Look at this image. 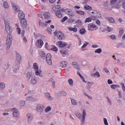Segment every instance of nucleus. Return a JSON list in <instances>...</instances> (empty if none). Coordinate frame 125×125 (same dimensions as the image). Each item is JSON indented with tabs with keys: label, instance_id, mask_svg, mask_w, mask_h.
Masks as SVG:
<instances>
[{
	"label": "nucleus",
	"instance_id": "2eb2a0df",
	"mask_svg": "<svg viewBox=\"0 0 125 125\" xmlns=\"http://www.w3.org/2000/svg\"><path fill=\"white\" fill-rule=\"evenodd\" d=\"M37 112H42L43 111V106L42 105V104L37 105Z\"/></svg>",
	"mask_w": 125,
	"mask_h": 125
},
{
	"label": "nucleus",
	"instance_id": "8fccbe9b",
	"mask_svg": "<svg viewBox=\"0 0 125 125\" xmlns=\"http://www.w3.org/2000/svg\"><path fill=\"white\" fill-rule=\"evenodd\" d=\"M19 69V65L15 66L13 67L14 72H16L17 70Z\"/></svg>",
	"mask_w": 125,
	"mask_h": 125
},
{
	"label": "nucleus",
	"instance_id": "de8ad7c7",
	"mask_svg": "<svg viewBox=\"0 0 125 125\" xmlns=\"http://www.w3.org/2000/svg\"><path fill=\"white\" fill-rule=\"evenodd\" d=\"M80 33L81 35H83L85 33V29L82 28L80 30Z\"/></svg>",
	"mask_w": 125,
	"mask_h": 125
},
{
	"label": "nucleus",
	"instance_id": "c9c22d12",
	"mask_svg": "<svg viewBox=\"0 0 125 125\" xmlns=\"http://www.w3.org/2000/svg\"><path fill=\"white\" fill-rule=\"evenodd\" d=\"M84 8L86 9V10H89L92 9V7L88 5H86L84 6Z\"/></svg>",
	"mask_w": 125,
	"mask_h": 125
},
{
	"label": "nucleus",
	"instance_id": "72a5a7b5",
	"mask_svg": "<svg viewBox=\"0 0 125 125\" xmlns=\"http://www.w3.org/2000/svg\"><path fill=\"white\" fill-rule=\"evenodd\" d=\"M49 82H50V83H52V85L53 87H55V81H54V79H50L49 80Z\"/></svg>",
	"mask_w": 125,
	"mask_h": 125
},
{
	"label": "nucleus",
	"instance_id": "774afa93",
	"mask_svg": "<svg viewBox=\"0 0 125 125\" xmlns=\"http://www.w3.org/2000/svg\"><path fill=\"white\" fill-rule=\"evenodd\" d=\"M24 35H25V30H22L21 37H24Z\"/></svg>",
	"mask_w": 125,
	"mask_h": 125
},
{
	"label": "nucleus",
	"instance_id": "5fc2aeb1",
	"mask_svg": "<svg viewBox=\"0 0 125 125\" xmlns=\"http://www.w3.org/2000/svg\"><path fill=\"white\" fill-rule=\"evenodd\" d=\"M61 94L63 96H66L67 95V93L64 91H62L61 92Z\"/></svg>",
	"mask_w": 125,
	"mask_h": 125
},
{
	"label": "nucleus",
	"instance_id": "6e6552de",
	"mask_svg": "<svg viewBox=\"0 0 125 125\" xmlns=\"http://www.w3.org/2000/svg\"><path fill=\"white\" fill-rule=\"evenodd\" d=\"M21 25L23 29H26L27 27V20L26 19L21 20Z\"/></svg>",
	"mask_w": 125,
	"mask_h": 125
},
{
	"label": "nucleus",
	"instance_id": "6e6d98bb",
	"mask_svg": "<svg viewBox=\"0 0 125 125\" xmlns=\"http://www.w3.org/2000/svg\"><path fill=\"white\" fill-rule=\"evenodd\" d=\"M47 31L49 34L51 35V33H52V30H51V28H47Z\"/></svg>",
	"mask_w": 125,
	"mask_h": 125
},
{
	"label": "nucleus",
	"instance_id": "393cba45",
	"mask_svg": "<svg viewBox=\"0 0 125 125\" xmlns=\"http://www.w3.org/2000/svg\"><path fill=\"white\" fill-rule=\"evenodd\" d=\"M16 26L17 27V32L18 35H21V29L19 28V25L18 24H16Z\"/></svg>",
	"mask_w": 125,
	"mask_h": 125
},
{
	"label": "nucleus",
	"instance_id": "aec40b11",
	"mask_svg": "<svg viewBox=\"0 0 125 125\" xmlns=\"http://www.w3.org/2000/svg\"><path fill=\"white\" fill-rule=\"evenodd\" d=\"M5 87V83L0 82V90H3V89H4V88Z\"/></svg>",
	"mask_w": 125,
	"mask_h": 125
},
{
	"label": "nucleus",
	"instance_id": "f3484780",
	"mask_svg": "<svg viewBox=\"0 0 125 125\" xmlns=\"http://www.w3.org/2000/svg\"><path fill=\"white\" fill-rule=\"evenodd\" d=\"M43 16L44 17L45 19H46L47 20L50 19V13L48 12L44 13Z\"/></svg>",
	"mask_w": 125,
	"mask_h": 125
},
{
	"label": "nucleus",
	"instance_id": "b1692460",
	"mask_svg": "<svg viewBox=\"0 0 125 125\" xmlns=\"http://www.w3.org/2000/svg\"><path fill=\"white\" fill-rule=\"evenodd\" d=\"M27 117H28V122H29V121H32V120H33V118H34L33 117V115H32V114L31 113H28L27 114Z\"/></svg>",
	"mask_w": 125,
	"mask_h": 125
},
{
	"label": "nucleus",
	"instance_id": "0e129e2a",
	"mask_svg": "<svg viewBox=\"0 0 125 125\" xmlns=\"http://www.w3.org/2000/svg\"><path fill=\"white\" fill-rule=\"evenodd\" d=\"M60 52L62 54H66V53H67V52H66V51H64V50H61L60 51Z\"/></svg>",
	"mask_w": 125,
	"mask_h": 125
},
{
	"label": "nucleus",
	"instance_id": "412c9836",
	"mask_svg": "<svg viewBox=\"0 0 125 125\" xmlns=\"http://www.w3.org/2000/svg\"><path fill=\"white\" fill-rule=\"evenodd\" d=\"M72 65L77 70H80V66H79V64L77 62H73Z\"/></svg>",
	"mask_w": 125,
	"mask_h": 125
},
{
	"label": "nucleus",
	"instance_id": "f8f14e48",
	"mask_svg": "<svg viewBox=\"0 0 125 125\" xmlns=\"http://www.w3.org/2000/svg\"><path fill=\"white\" fill-rule=\"evenodd\" d=\"M96 28V25L93 23H90L88 25V29L89 31H93V29Z\"/></svg>",
	"mask_w": 125,
	"mask_h": 125
},
{
	"label": "nucleus",
	"instance_id": "f257e3e1",
	"mask_svg": "<svg viewBox=\"0 0 125 125\" xmlns=\"http://www.w3.org/2000/svg\"><path fill=\"white\" fill-rule=\"evenodd\" d=\"M75 115L76 117H78L81 121V125H83L84 124V120H85V116H86V111L85 109H83V114L82 116V114L80 113H76Z\"/></svg>",
	"mask_w": 125,
	"mask_h": 125
},
{
	"label": "nucleus",
	"instance_id": "ddd939ff",
	"mask_svg": "<svg viewBox=\"0 0 125 125\" xmlns=\"http://www.w3.org/2000/svg\"><path fill=\"white\" fill-rule=\"evenodd\" d=\"M43 45V42L42 40H38L36 42V45L38 47H42Z\"/></svg>",
	"mask_w": 125,
	"mask_h": 125
},
{
	"label": "nucleus",
	"instance_id": "473e14b6",
	"mask_svg": "<svg viewBox=\"0 0 125 125\" xmlns=\"http://www.w3.org/2000/svg\"><path fill=\"white\" fill-rule=\"evenodd\" d=\"M93 76L95 77L99 78L100 77V74H99V72H96L95 73L91 75L92 77H93Z\"/></svg>",
	"mask_w": 125,
	"mask_h": 125
},
{
	"label": "nucleus",
	"instance_id": "09e8293b",
	"mask_svg": "<svg viewBox=\"0 0 125 125\" xmlns=\"http://www.w3.org/2000/svg\"><path fill=\"white\" fill-rule=\"evenodd\" d=\"M109 38L111 40H117V38H116V36L115 35H111L109 36Z\"/></svg>",
	"mask_w": 125,
	"mask_h": 125
},
{
	"label": "nucleus",
	"instance_id": "7c9ffc66",
	"mask_svg": "<svg viewBox=\"0 0 125 125\" xmlns=\"http://www.w3.org/2000/svg\"><path fill=\"white\" fill-rule=\"evenodd\" d=\"M88 83H89L88 84V85L87 86V89H88V90H89V91H90V87H91V85H92V84H93V83H92V82H88Z\"/></svg>",
	"mask_w": 125,
	"mask_h": 125
},
{
	"label": "nucleus",
	"instance_id": "bb28decb",
	"mask_svg": "<svg viewBox=\"0 0 125 125\" xmlns=\"http://www.w3.org/2000/svg\"><path fill=\"white\" fill-rule=\"evenodd\" d=\"M91 21H92V18L91 17H88L86 18L84 23H89V22H91Z\"/></svg>",
	"mask_w": 125,
	"mask_h": 125
},
{
	"label": "nucleus",
	"instance_id": "864d4df0",
	"mask_svg": "<svg viewBox=\"0 0 125 125\" xmlns=\"http://www.w3.org/2000/svg\"><path fill=\"white\" fill-rule=\"evenodd\" d=\"M51 49V50H53V51H56V52H57V51L58 50V48L56 46L53 47Z\"/></svg>",
	"mask_w": 125,
	"mask_h": 125
},
{
	"label": "nucleus",
	"instance_id": "58836bf2",
	"mask_svg": "<svg viewBox=\"0 0 125 125\" xmlns=\"http://www.w3.org/2000/svg\"><path fill=\"white\" fill-rule=\"evenodd\" d=\"M49 111H51V107H50V106H48L45 108V113H48Z\"/></svg>",
	"mask_w": 125,
	"mask_h": 125
},
{
	"label": "nucleus",
	"instance_id": "052dcab7",
	"mask_svg": "<svg viewBox=\"0 0 125 125\" xmlns=\"http://www.w3.org/2000/svg\"><path fill=\"white\" fill-rule=\"evenodd\" d=\"M20 104L21 106H25V101H21Z\"/></svg>",
	"mask_w": 125,
	"mask_h": 125
},
{
	"label": "nucleus",
	"instance_id": "37998d69",
	"mask_svg": "<svg viewBox=\"0 0 125 125\" xmlns=\"http://www.w3.org/2000/svg\"><path fill=\"white\" fill-rule=\"evenodd\" d=\"M31 77H32V73L28 72L26 74L27 79H31Z\"/></svg>",
	"mask_w": 125,
	"mask_h": 125
},
{
	"label": "nucleus",
	"instance_id": "20e7f679",
	"mask_svg": "<svg viewBox=\"0 0 125 125\" xmlns=\"http://www.w3.org/2000/svg\"><path fill=\"white\" fill-rule=\"evenodd\" d=\"M46 61L48 65H52V62L51 61V54L48 53L46 55Z\"/></svg>",
	"mask_w": 125,
	"mask_h": 125
},
{
	"label": "nucleus",
	"instance_id": "338daca9",
	"mask_svg": "<svg viewBox=\"0 0 125 125\" xmlns=\"http://www.w3.org/2000/svg\"><path fill=\"white\" fill-rule=\"evenodd\" d=\"M104 72H105V73H109V70L106 67L104 68Z\"/></svg>",
	"mask_w": 125,
	"mask_h": 125
},
{
	"label": "nucleus",
	"instance_id": "f03ea898",
	"mask_svg": "<svg viewBox=\"0 0 125 125\" xmlns=\"http://www.w3.org/2000/svg\"><path fill=\"white\" fill-rule=\"evenodd\" d=\"M12 42V36L11 35H8L7 37V39L6 41V45L7 48L9 49L11 46V43Z\"/></svg>",
	"mask_w": 125,
	"mask_h": 125
},
{
	"label": "nucleus",
	"instance_id": "cd10ccee",
	"mask_svg": "<svg viewBox=\"0 0 125 125\" xmlns=\"http://www.w3.org/2000/svg\"><path fill=\"white\" fill-rule=\"evenodd\" d=\"M68 29L72 32H78V28L77 27H69Z\"/></svg>",
	"mask_w": 125,
	"mask_h": 125
},
{
	"label": "nucleus",
	"instance_id": "4c0bfd02",
	"mask_svg": "<svg viewBox=\"0 0 125 125\" xmlns=\"http://www.w3.org/2000/svg\"><path fill=\"white\" fill-rule=\"evenodd\" d=\"M39 26L41 27H44V26H47V24L46 23H42V21H39Z\"/></svg>",
	"mask_w": 125,
	"mask_h": 125
},
{
	"label": "nucleus",
	"instance_id": "c756f323",
	"mask_svg": "<svg viewBox=\"0 0 125 125\" xmlns=\"http://www.w3.org/2000/svg\"><path fill=\"white\" fill-rule=\"evenodd\" d=\"M76 13L77 14H79L80 15H84V11H81V10H77L76 11Z\"/></svg>",
	"mask_w": 125,
	"mask_h": 125
},
{
	"label": "nucleus",
	"instance_id": "f704fd0d",
	"mask_svg": "<svg viewBox=\"0 0 125 125\" xmlns=\"http://www.w3.org/2000/svg\"><path fill=\"white\" fill-rule=\"evenodd\" d=\"M38 80L36 79H32L31 80V83H32V84H36Z\"/></svg>",
	"mask_w": 125,
	"mask_h": 125
},
{
	"label": "nucleus",
	"instance_id": "6ab92c4d",
	"mask_svg": "<svg viewBox=\"0 0 125 125\" xmlns=\"http://www.w3.org/2000/svg\"><path fill=\"white\" fill-rule=\"evenodd\" d=\"M66 45L67 43H66V42H63L62 41H60L59 42V46H60V47H64V46H66Z\"/></svg>",
	"mask_w": 125,
	"mask_h": 125
},
{
	"label": "nucleus",
	"instance_id": "e2e57ef3",
	"mask_svg": "<svg viewBox=\"0 0 125 125\" xmlns=\"http://www.w3.org/2000/svg\"><path fill=\"white\" fill-rule=\"evenodd\" d=\"M107 83H108V84H112V83H113V81H112V80L108 79L107 80Z\"/></svg>",
	"mask_w": 125,
	"mask_h": 125
},
{
	"label": "nucleus",
	"instance_id": "c85d7f7f",
	"mask_svg": "<svg viewBox=\"0 0 125 125\" xmlns=\"http://www.w3.org/2000/svg\"><path fill=\"white\" fill-rule=\"evenodd\" d=\"M12 5L13 6V8L14 9H15V11H19L20 10L19 9V8L18 7L15 6V4L12 3Z\"/></svg>",
	"mask_w": 125,
	"mask_h": 125
},
{
	"label": "nucleus",
	"instance_id": "dca6fc26",
	"mask_svg": "<svg viewBox=\"0 0 125 125\" xmlns=\"http://www.w3.org/2000/svg\"><path fill=\"white\" fill-rule=\"evenodd\" d=\"M61 11H59L56 13V15L58 18H62L63 17V14H62V12L64 11H62V12H61Z\"/></svg>",
	"mask_w": 125,
	"mask_h": 125
},
{
	"label": "nucleus",
	"instance_id": "1a4fd4ad",
	"mask_svg": "<svg viewBox=\"0 0 125 125\" xmlns=\"http://www.w3.org/2000/svg\"><path fill=\"white\" fill-rule=\"evenodd\" d=\"M64 12L67 15H69L70 16H75V14L74 12L72 11L70 9H67L65 10Z\"/></svg>",
	"mask_w": 125,
	"mask_h": 125
},
{
	"label": "nucleus",
	"instance_id": "a18cd8bd",
	"mask_svg": "<svg viewBox=\"0 0 125 125\" xmlns=\"http://www.w3.org/2000/svg\"><path fill=\"white\" fill-rule=\"evenodd\" d=\"M71 103L72 105H74V106L77 105V101L74 99L71 100Z\"/></svg>",
	"mask_w": 125,
	"mask_h": 125
},
{
	"label": "nucleus",
	"instance_id": "c03bdc74",
	"mask_svg": "<svg viewBox=\"0 0 125 125\" xmlns=\"http://www.w3.org/2000/svg\"><path fill=\"white\" fill-rule=\"evenodd\" d=\"M104 120V125H108L109 124L108 123V120H107V119L104 118L103 119Z\"/></svg>",
	"mask_w": 125,
	"mask_h": 125
},
{
	"label": "nucleus",
	"instance_id": "9d476101",
	"mask_svg": "<svg viewBox=\"0 0 125 125\" xmlns=\"http://www.w3.org/2000/svg\"><path fill=\"white\" fill-rule=\"evenodd\" d=\"M18 17L21 21L24 19H25V14H24V13L21 11H19Z\"/></svg>",
	"mask_w": 125,
	"mask_h": 125
},
{
	"label": "nucleus",
	"instance_id": "4be33fe9",
	"mask_svg": "<svg viewBox=\"0 0 125 125\" xmlns=\"http://www.w3.org/2000/svg\"><path fill=\"white\" fill-rule=\"evenodd\" d=\"M60 66L62 68H65V67L67 66V62H61L60 63Z\"/></svg>",
	"mask_w": 125,
	"mask_h": 125
},
{
	"label": "nucleus",
	"instance_id": "7ed1b4c3",
	"mask_svg": "<svg viewBox=\"0 0 125 125\" xmlns=\"http://www.w3.org/2000/svg\"><path fill=\"white\" fill-rule=\"evenodd\" d=\"M54 34L55 36H57L59 41H62V40H64V39H65V35H64V33H63L62 32H55Z\"/></svg>",
	"mask_w": 125,
	"mask_h": 125
},
{
	"label": "nucleus",
	"instance_id": "603ef678",
	"mask_svg": "<svg viewBox=\"0 0 125 125\" xmlns=\"http://www.w3.org/2000/svg\"><path fill=\"white\" fill-rule=\"evenodd\" d=\"M89 42H85L84 43V44L82 46V48H84L85 47H86V46H87V44H89Z\"/></svg>",
	"mask_w": 125,
	"mask_h": 125
},
{
	"label": "nucleus",
	"instance_id": "39448f33",
	"mask_svg": "<svg viewBox=\"0 0 125 125\" xmlns=\"http://www.w3.org/2000/svg\"><path fill=\"white\" fill-rule=\"evenodd\" d=\"M53 10L56 13L58 11H64V9H61V6L60 5L54 6L53 7Z\"/></svg>",
	"mask_w": 125,
	"mask_h": 125
},
{
	"label": "nucleus",
	"instance_id": "3c124183",
	"mask_svg": "<svg viewBox=\"0 0 125 125\" xmlns=\"http://www.w3.org/2000/svg\"><path fill=\"white\" fill-rule=\"evenodd\" d=\"M119 2H123V7L125 8V0H119Z\"/></svg>",
	"mask_w": 125,
	"mask_h": 125
},
{
	"label": "nucleus",
	"instance_id": "2f4dec72",
	"mask_svg": "<svg viewBox=\"0 0 125 125\" xmlns=\"http://www.w3.org/2000/svg\"><path fill=\"white\" fill-rule=\"evenodd\" d=\"M110 87H111L112 89H116L117 87H120V85L118 84H112L110 85Z\"/></svg>",
	"mask_w": 125,
	"mask_h": 125
},
{
	"label": "nucleus",
	"instance_id": "79ce46f5",
	"mask_svg": "<svg viewBox=\"0 0 125 125\" xmlns=\"http://www.w3.org/2000/svg\"><path fill=\"white\" fill-rule=\"evenodd\" d=\"M3 6L4 7V8H9V5H8V4L6 1L4 2Z\"/></svg>",
	"mask_w": 125,
	"mask_h": 125
},
{
	"label": "nucleus",
	"instance_id": "bf43d9fd",
	"mask_svg": "<svg viewBox=\"0 0 125 125\" xmlns=\"http://www.w3.org/2000/svg\"><path fill=\"white\" fill-rule=\"evenodd\" d=\"M68 20V17H63L62 20V22H65V21H66V20Z\"/></svg>",
	"mask_w": 125,
	"mask_h": 125
},
{
	"label": "nucleus",
	"instance_id": "a19ab883",
	"mask_svg": "<svg viewBox=\"0 0 125 125\" xmlns=\"http://www.w3.org/2000/svg\"><path fill=\"white\" fill-rule=\"evenodd\" d=\"M102 52V49L101 48H98L95 50V53H101Z\"/></svg>",
	"mask_w": 125,
	"mask_h": 125
},
{
	"label": "nucleus",
	"instance_id": "49530a36",
	"mask_svg": "<svg viewBox=\"0 0 125 125\" xmlns=\"http://www.w3.org/2000/svg\"><path fill=\"white\" fill-rule=\"evenodd\" d=\"M108 21L110 22V23H115V20H114V19L112 18H108Z\"/></svg>",
	"mask_w": 125,
	"mask_h": 125
},
{
	"label": "nucleus",
	"instance_id": "69168bd1",
	"mask_svg": "<svg viewBox=\"0 0 125 125\" xmlns=\"http://www.w3.org/2000/svg\"><path fill=\"white\" fill-rule=\"evenodd\" d=\"M107 32H112V31H113V28H111L108 27L107 28Z\"/></svg>",
	"mask_w": 125,
	"mask_h": 125
},
{
	"label": "nucleus",
	"instance_id": "ea45409f",
	"mask_svg": "<svg viewBox=\"0 0 125 125\" xmlns=\"http://www.w3.org/2000/svg\"><path fill=\"white\" fill-rule=\"evenodd\" d=\"M68 82L70 85H71V86H73V83H74V82L73 81V80H72V79H68Z\"/></svg>",
	"mask_w": 125,
	"mask_h": 125
},
{
	"label": "nucleus",
	"instance_id": "13d9d810",
	"mask_svg": "<svg viewBox=\"0 0 125 125\" xmlns=\"http://www.w3.org/2000/svg\"><path fill=\"white\" fill-rule=\"evenodd\" d=\"M117 1H118V0H111L110 1V3L111 4H115V3H116V2H117Z\"/></svg>",
	"mask_w": 125,
	"mask_h": 125
},
{
	"label": "nucleus",
	"instance_id": "4468645a",
	"mask_svg": "<svg viewBox=\"0 0 125 125\" xmlns=\"http://www.w3.org/2000/svg\"><path fill=\"white\" fill-rule=\"evenodd\" d=\"M21 62V56L19 53H17L16 55V63L17 64H20Z\"/></svg>",
	"mask_w": 125,
	"mask_h": 125
},
{
	"label": "nucleus",
	"instance_id": "0eeeda50",
	"mask_svg": "<svg viewBox=\"0 0 125 125\" xmlns=\"http://www.w3.org/2000/svg\"><path fill=\"white\" fill-rule=\"evenodd\" d=\"M12 110L13 111V117L14 118H18L20 116V113H19V110L16 108H13Z\"/></svg>",
	"mask_w": 125,
	"mask_h": 125
},
{
	"label": "nucleus",
	"instance_id": "e433bc0d",
	"mask_svg": "<svg viewBox=\"0 0 125 125\" xmlns=\"http://www.w3.org/2000/svg\"><path fill=\"white\" fill-rule=\"evenodd\" d=\"M35 74L38 76L39 75H41V74H42V70L41 69H38L37 70H35Z\"/></svg>",
	"mask_w": 125,
	"mask_h": 125
},
{
	"label": "nucleus",
	"instance_id": "680f3d73",
	"mask_svg": "<svg viewBox=\"0 0 125 125\" xmlns=\"http://www.w3.org/2000/svg\"><path fill=\"white\" fill-rule=\"evenodd\" d=\"M124 31L123 29L120 30V32H119L120 35V36H123V35H124Z\"/></svg>",
	"mask_w": 125,
	"mask_h": 125
},
{
	"label": "nucleus",
	"instance_id": "a211bd4d",
	"mask_svg": "<svg viewBox=\"0 0 125 125\" xmlns=\"http://www.w3.org/2000/svg\"><path fill=\"white\" fill-rule=\"evenodd\" d=\"M44 96L47 98V99H48L49 100H52L53 98L50 95V94L49 93L47 92L44 94Z\"/></svg>",
	"mask_w": 125,
	"mask_h": 125
},
{
	"label": "nucleus",
	"instance_id": "9b49d317",
	"mask_svg": "<svg viewBox=\"0 0 125 125\" xmlns=\"http://www.w3.org/2000/svg\"><path fill=\"white\" fill-rule=\"evenodd\" d=\"M5 22V28L6 32H7L8 31H10V24L8 23L6 20L4 21Z\"/></svg>",
	"mask_w": 125,
	"mask_h": 125
},
{
	"label": "nucleus",
	"instance_id": "4d7b16f0",
	"mask_svg": "<svg viewBox=\"0 0 125 125\" xmlns=\"http://www.w3.org/2000/svg\"><path fill=\"white\" fill-rule=\"evenodd\" d=\"M96 23L97 25H98V26H100L101 25V22L99 20H96Z\"/></svg>",
	"mask_w": 125,
	"mask_h": 125
},
{
	"label": "nucleus",
	"instance_id": "423d86ee",
	"mask_svg": "<svg viewBox=\"0 0 125 125\" xmlns=\"http://www.w3.org/2000/svg\"><path fill=\"white\" fill-rule=\"evenodd\" d=\"M88 14L91 15V16H93V17H95L97 18H99V17H100V16L98 15L99 14L96 11H88Z\"/></svg>",
	"mask_w": 125,
	"mask_h": 125
},
{
	"label": "nucleus",
	"instance_id": "5701e85b",
	"mask_svg": "<svg viewBox=\"0 0 125 125\" xmlns=\"http://www.w3.org/2000/svg\"><path fill=\"white\" fill-rule=\"evenodd\" d=\"M33 68L35 71H37V70L39 69V65H38V63L37 62L33 63Z\"/></svg>",
	"mask_w": 125,
	"mask_h": 125
},
{
	"label": "nucleus",
	"instance_id": "a878e982",
	"mask_svg": "<svg viewBox=\"0 0 125 125\" xmlns=\"http://www.w3.org/2000/svg\"><path fill=\"white\" fill-rule=\"evenodd\" d=\"M40 55L42 58H45V53L42 51H40Z\"/></svg>",
	"mask_w": 125,
	"mask_h": 125
}]
</instances>
